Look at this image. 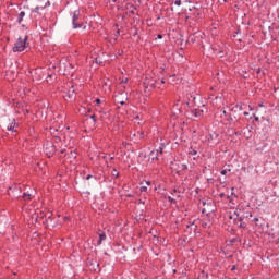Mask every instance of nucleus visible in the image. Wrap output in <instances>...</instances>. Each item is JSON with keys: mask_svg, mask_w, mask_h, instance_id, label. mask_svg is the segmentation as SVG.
Masks as SVG:
<instances>
[{"mask_svg": "<svg viewBox=\"0 0 279 279\" xmlns=\"http://www.w3.org/2000/svg\"><path fill=\"white\" fill-rule=\"evenodd\" d=\"M29 39V37L26 35L24 38L20 37L17 38V40L15 41L12 51L13 53H21L23 51H25V48L27 47V40Z\"/></svg>", "mask_w": 279, "mask_h": 279, "instance_id": "1", "label": "nucleus"}, {"mask_svg": "<svg viewBox=\"0 0 279 279\" xmlns=\"http://www.w3.org/2000/svg\"><path fill=\"white\" fill-rule=\"evenodd\" d=\"M72 27L74 29H81V27H84V22H82V19L80 17V10H75L72 15Z\"/></svg>", "mask_w": 279, "mask_h": 279, "instance_id": "2", "label": "nucleus"}, {"mask_svg": "<svg viewBox=\"0 0 279 279\" xmlns=\"http://www.w3.org/2000/svg\"><path fill=\"white\" fill-rule=\"evenodd\" d=\"M243 106H246V105H242V104L235 105L230 110L229 118H227V121H234L236 119V112H241V110H243Z\"/></svg>", "mask_w": 279, "mask_h": 279, "instance_id": "3", "label": "nucleus"}, {"mask_svg": "<svg viewBox=\"0 0 279 279\" xmlns=\"http://www.w3.org/2000/svg\"><path fill=\"white\" fill-rule=\"evenodd\" d=\"M44 149H45V153L48 156V158H51V156H53V154H56V145H53L52 142H47L44 145Z\"/></svg>", "mask_w": 279, "mask_h": 279, "instance_id": "4", "label": "nucleus"}, {"mask_svg": "<svg viewBox=\"0 0 279 279\" xmlns=\"http://www.w3.org/2000/svg\"><path fill=\"white\" fill-rule=\"evenodd\" d=\"M241 210H235L233 215H235L238 221H243L244 219H250L252 218V214L250 211H244L243 215L241 216L240 214Z\"/></svg>", "mask_w": 279, "mask_h": 279, "instance_id": "5", "label": "nucleus"}, {"mask_svg": "<svg viewBox=\"0 0 279 279\" xmlns=\"http://www.w3.org/2000/svg\"><path fill=\"white\" fill-rule=\"evenodd\" d=\"M158 154H162V147H159V149L157 150L150 151L149 158H151V160H158Z\"/></svg>", "mask_w": 279, "mask_h": 279, "instance_id": "6", "label": "nucleus"}, {"mask_svg": "<svg viewBox=\"0 0 279 279\" xmlns=\"http://www.w3.org/2000/svg\"><path fill=\"white\" fill-rule=\"evenodd\" d=\"M98 235H99V240L97 242V245H101V243H104V241H106L107 239L106 232H102L101 230H99Z\"/></svg>", "mask_w": 279, "mask_h": 279, "instance_id": "7", "label": "nucleus"}, {"mask_svg": "<svg viewBox=\"0 0 279 279\" xmlns=\"http://www.w3.org/2000/svg\"><path fill=\"white\" fill-rule=\"evenodd\" d=\"M22 199H24V202H32V194L28 192L23 193Z\"/></svg>", "mask_w": 279, "mask_h": 279, "instance_id": "8", "label": "nucleus"}, {"mask_svg": "<svg viewBox=\"0 0 279 279\" xmlns=\"http://www.w3.org/2000/svg\"><path fill=\"white\" fill-rule=\"evenodd\" d=\"M126 10H130L129 14H134L136 7H134V4H132V3H126Z\"/></svg>", "mask_w": 279, "mask_h": 279, "instance_id": "9", "label": "nucleus"}, {"mask_svg": "<svg viewBox=\"0 0 279 279\" xmlns=\"http://www.w3.org/2000/svg\"><path fill=\"white\" fill-rule=\"evenodd\" d=\"M23 19H25V11H21L17 15L19 25H21V23H23Z\"/></svg>", "mask_w": 279, "mask_h": 279, "instance_id": "10", "label": "nucleus"}, {"mask_svg": "<svg viewBox=\"0 0 279 279\" xmlns=\"http://www.w3.org/2000/svg\"><path fill=\"white\" fill-rule=\"evenodd\" d=\"M181 110H182V105H174V106H173V112H174V114L180 113Z\"/></svg>", "mask_w": 279, "mask_h": 279, "instance_id": "11", "label": "nucleus"}, {"mask_svg": "<svg viewBox=\"0 0 279 279\" xmlns=\"http://www.w3.org/2000/svg\"><path fill=\"white\" fill-rule=\"evenodd\" d=\"M119 36H121V31H120V29H118V31L116 32L113 41H110L111 45H113V43H117V38H119Z\"/></svg>", "mask_w": 279, "mask_h": 279, "instance_id": "12", "label": "nucleus"}, {"mask_svg": "<svg viewBox=\"0 0 279 279\" xmlns=\"http://www.w3.org/2000/svg\"><path fill=\"white\" fill-rule=\"evenodd\" d=\"M14 128H16V123L12 122V123H10V125L7 128V130H8L9 132H14Z\"/></svg>", "mask_w": 279, "mask_h": 279, "instance_id": "13", "label": "nucleus"}, {"mask_svg": "<svg viewBox=\"0 0 279 279\" xmlns=\"http://www.w3.org/2000/svg\"><path fill=\"white\" fill-rule=\"evenodd\" d=\"M192 114H193L194 117H202V111H199V110H197V109H194V110H192Z\"/></svg>", "mask_w": 279, "mask_h": 279, "instance_id": "14", "label": "nucleus"}, {"mask_svg": "<svg viewBox=\"0 0 279 279\" xmlns=\"http://www.w3.org/2000/svg\"><path fill=\"white\" fill-rule=\"evenodd\" d=\"M199 278H202V279H208V272L202 270L201 274H199Z\"/></svg>", "mask_w": 279, "mask_h": 279, "instance_id": "15", "label": "nucleus"}, {"mask_svg": "<svg viewBox=\"0 0 279 279\" xmlns=\"http://www.w3.org/2000/svg\"><path fill=\"white\" fill-rule=\"evenodd\" d=\"M75 93V89H73V87L69 90L68 93V97L69 99L73 98V94Z\"/></svg>", "mask_w": 279, "mask_h": 279, "instance_id": "16", "label": "nucleus"}, {"mask_svg": "<svg viewBox=\"0 0 279 279\" xmlns=\"http://www.w3.org/2000/svg\"><path fill=\"white\" fill-rule=\"evenodd\" d=\"M40 10H45V7H36L33 12H35L36 14H38V12H40Z\"/></svg>", "mask_w": 279, "mask_h": 279, "instance_id": "17", "label": "nucleus"}, {"mask_svg": "<svg viewBox=\"0 0 279 279\" xmlns=\"http://www.w3.org/2000/svg\"><path fill=\"white\" fill-rule=\"evenodd\" d=\"M221 117H227V119L229 118L230 113H228V111H226V109H221Z\"/></svg>", "mask_w": 279, "mask_h": 279, "instance_id": "18", "label": "nucleus"}, {"mask_svg": "<svg viewBox=\"0 0 279 279\" xmlns=\"http://www.w3.org/2000/svg\"><path fill=\"white\" fill-rule=\"evenodd\" d=\"M189 154H191L192 156H197V150L190 148Z\"/></svg>", "mask_w": 279, "mask_h": 279, "instance_id": "19", "label": "nucleus"}, {"mask_svg": "<svg viewBox=\"0 0 279 279\" xmlns=\"http://www.w3.org/2000/svg\"><path fill=\"white\" fill-rule=\"evenodd\" d=\"M112 177L113 178H119V171H117V169L112 170Z\"/></svg>", "mask_w": 279, "mask_h": 279, "instance_id": "20", "label": "nucleus"}, {"mask_svg": "<svg viewBox=\"0 0 279 279\" xmlns=\"http://www.w3.org/2000/svg\"><path fill=\"white\" fill-rule=\"evenodd\" d=\"M90 119L93 120V123L94 125L97 123V119H96V116L95 114H92L90 116Z\"/></svg>", "mask_w": 279, "mask_h": 279, "instance_id": "21", "label": "nucleus"}, {"mask_svg": "<svg viewBox=\"0 0 279 279\" xmlns=\"http://www.w3.org/2000/svg\"><path fill=\"white\" fill-rule=\"evenodd\" d=\"M168 202H170V204H175V198L169 196V197H168Z\"/></svg>", "mask_w": 279, "mask_h": 279, "instance_id": "22", "label": "nucleus"}, {"mask_svg": "<svg viewBox=\"0 0 279 279\" xmlns=\"http://www.w3.org/2000/svg\"><path fill=\"white\" fill-rule=\"evenodd\" d=\"M140 191H141V193H147V186H142V187L140 189Z\"/></svg>", "mask_w": 279, "mask_h": 279, "instance_id": "23", "label": "nucleus"}, {"mask_svg": "<svg viewBox=\"0 0 279 279\" xmlns=\"http://www.w3.org/2000/svg\"><path fill=\"white\" fill-rule=\"evenodd\" d=\"M174 5H178V7L182 5V0H175Z\"/></svg>", "mask_w": 279, "mask_h": 279, "instance_id": "24", "label": "nucleus"}, {"mask_svg": "<svg viewBox=\"0 0 279 279\" xmlns=\"http://www.w3.org/2000/svg\"><path fill=\"white\" fill-rule=\"evenodd\" d=\"M203 228H210V225L208 222H202Z\"/></svg>", "mask_w": 279, "mask_h": 279, "instance_id": "25", "label": "nucleus"}, {"mask_svg": "<svg viewBox=\"0 0 279 279\" xmlns=\"http://www.w3.org/2000/svg\"><path fill=\"white\" fill-rule=\"evenodd\" d=\"M246 226H247V225H246L245 222H243V220L240 221V225H239L240 228H246Z\"/></svg>", "mask_w": 279, "mask_h": 279, "instance_id": "26", "label": "nucleus"}, {"mask_svg": "<svg viewBox=\"0 0 279 279\" xmlns=\"http://www.w3.org/2000/svg\"><path fill=\"white\" fill-rule=\"evenodd\" d=\"M56 132H58V129H54V128L50 129V134H56Z\"/></svg>", "mask_w": 279, "mask_h": 279, "instance_id": "27", "label": "nucleus"}, {"mask_svg": "<svg viewBox=\"0 0 279 279\" xmlns=\"http://www.w3.org/2000/svg\"><path fill=\"white\" fill-rule=\"evenodd\" d=\"M137 136H140V138H143L145 136V134L143 132L138 131Z\"/></svg>", "mask_w": 279, "mask_h": 279, "instance_id": "28", "label": "nucleus"}, {"mask_svg": "<svg viewBox=\"0 0 279 279\" xmlns=\"http://www.w3.org/2000/svg\"><path fill=\"white\" fill-rule=\"evenodd\" d=\"M181 169H182V171H185V169H187L186 163H183V165L181 166Z\"/></svg>", "mask_w": 279, "mask_h": 279, "instance_id": "29", "label": "nucleus"}, {"mask_svg": "<svg viewBox=\"0 0 279 279\" xmlns=\"http://www.w3.org/2000/svg\"><path fill=\"white\" fill-rule=\"evenodd\" d=\"M193 226H195V222H192V223L187 225L186 226L187 230H189V228H193Z\"/></svg>", "mask_w": 279, "mask_h": 279, "instance_id": "30", "label": "nucleus"}, {"mask_svg": "<svg viewBox=\"0 0 279 279\" xmlns=\"http://www.w3.org/2000/svg\"><path fill=\"white\" fill-rule=\"evenodd\" d=\"M95 102H96V104H101V99L97 98V99L95 100Z\"/></svg>", "mask_w": 279, "mask_h": 279, "instance_id": "31", "label": "nucleus"}, {"mask_svg": "<svg viewBox=\"0 0 279 279\" xmlns=\"http://www.w3.org/2000/svg\"><path fill=\"white\" fill-rule=\"evenodd\" d=\"M47 5H51V2L47 1L44 8H47Z\"/></svg>", "mask_w": 279, "mask_h": 279, "instance_id": "32", "label": "nucleus"}, {"mask_svg": "<svg viewBox=\"0 0 279 279\" xmlns=\"http://www.w3.org/2000/svg\"><path fill=\"white\" fill-rule=\"evenodd\" d=\"M174 106H181L180 105V99L175 101Z\"/></svg>", "mask_w": 279, "mask_h": 279, "instance_id": "33", "label": "nucleus"}, {"mask_svg": "<svg viewBox=\"0 0 279 279\" xmlns=\"http://www.w3.org/2000/svg\"><path fill=\"white\" fill-rule=\"evenodd\" d=\"M226 173H228V171H226V170L221 171V175H226Z\"/></svg>", "mask_w": 279, "mask_h": 279, "instance_id": "34", "label": "nucleus"}, {"mask_svg": "<svg viewBox=\"0 0 279 279\" xmlns=\"http://www.w3.org/2000/svg\"><path fill=\"white\" fill-rule=\"evenodd\" d=\"M190 41H191V43H195V38L190 37Z\"/></svg>", "mask_w": 279, "mask_h": 279, "instance_id": "35", "label": "nucleus"}, {"mask_svg": "<svg viewBox=\"0 0 279 279\" xmlns=\"http://www.w3.org/2000/svg\"><path fill=\"white\" fill-rule=\"evenodd\" d=\"M243 114H244V117H247L250 114V112L244 111Z\"/></svg>", "mask_w": 279, "mask_h": 279, "instance_id": "36", "label": "nucleus"}, {"mask_svg": "<svg viewBox=\"0 0 279 279\" xmlns=\"http://www.w3.org/2000/svg\"><path fill=\"white\" fill-rule=\"evenodd\" d=\"M202 214H203V215H206V208H203V209H202Z\"/></svg>", "mask_w": 279, "mask_h": 279, "instance_id": "37", "label": "nucleus"}, {"mask_svg": "<svg viewBox=\"0 0 279 279\" xmlns=\"http://www.w3.org/2000/svg\"><path fill=\"white\" fill-rule=\"evenodd\" d=\"M253 221H254L255 223H258V218L255 217V218L253 219Z\"/></svg>", "mask_w": 279, "mask_h": 279, "instance_id": "38", "label": "nucleus"}, {"mask_svg": "<svg viewBox=\"0 0 279 279\" xmlns=\"http://www.w3.org/2000/svg\"><path fill=\"white\" fill-rule=\"evenodd\" d=\"M157 38L162 39V35L161 34L157 35Z\"/></svg>", "mask_w": 279, "mask_h": 279, "instance_id": "39", "label": "nucleus"}, {"mask_svg": "<svg viewBox=\"0 0 279 279\" xmlns=\"http://www.w3.org/2000/svg\"><path fill=\"white\" fill-rule=\"evenodd\" d=\"M90 178H93L90 174H88L87 177H86V180H90Z\"/></svg>", "mask_w": 279, "mask_h": 279, "instance_id": "40", "label": "nucleus"}, {"mask_svg": "<svg viewBox=\"0 0 279 279\" xmlns=\"http://www.w3.org/2000/svg\"><path fill=\"white\" fill-rule=\"evenodd\" d=\"M219 196H220V197H226V194H225V193H220Z\"/></svg>", "mask_w": 279, "mask_h": 279, "instance_id": "41", "label": "nucleus"}, {"mask_svg": "<svg viewBox=\"0 0 279 279\" xmlns=\"http://www.w3.org/2000/svg\"><path fill=\"white\" fill-rule=\"evenodd\" d=\"M120 105L121 106H125V101H120Z\"/></svg>", "mask_w": 279, "mask_h": 279, "instance_id": "42", "label": "nucleus"}, {"mask_svg": "<svg viewBox=\"0 0 279 279\" xmlns=\"http://www.w3.org/2000/svg\"><path fill=\"white\" fill-rule=\"evenodd\" d=\"M146 184L149 186V184H151V181H146Z\"/></svg>", "mask_w": 279, "mask_h": 279, "instance_id": "43", "label": "nucleus"}, {"mask_svg": "<svg viewBox=\"0 0 279 279\" xmlns=\"http://www.w3.org/2000/svg\"><path fill=\"white\" fill-rule=\"evenodd\" d=\"M235 34H241V29H238V31L235 32Z\"/></svg>", "mask_w": 279, "mask_h": 279, "instance_id": "44", "label": "nucleus"}, {"mask_svg": "<svg viewBox=\"0 0 279 279\" xmlns=\"http://www.w3.org/2000/svg\"><path fill=\"white\" fill-rule=\"evenodd\" d=\"M124 84H128V78L125 81H122Z\"/></svg>", "mask_w": 279, "mask_h": 279, "instance_id": "45", "label": "nucleus"}, {"mask_svg": "<svg viewBox=\"0 0 279 279\" xmlns=\"http://www.w3.org/2000/svg\"><path fill=\"white\" fill-rule=\"evenodd\" d=\"M255 121H259L258 117L255 116Z\"/></svg>", "mask_w": 279, "mask_h": 279, "instance_id": "46", "label": "nucleus"}, {"mask_svg": "<svg viewBox=\"0 0 279 279\" xmlns=\"http://www.w3.org/2000/svg\"><path fill=\"white\" fill-rule=\"evenodd\" d=\"M126 197H132V194H126Z\"/></svg>", "mask_w": 279, "mask_h": 279, "instance_id": "47", "label": "nucleus"}, {"mask_svg": "<svg viewBox=\"0 0 279 279\" xmlns=\"http://www.w3.org/2000/svg\"><path fill=\"white\" fill-rule=\"evenodd\" d=\"M203 206H206V202L205 201H203Z\"/></svg>", "mask_w": 279, "mask_h": 279, "instance_id": "48", "label": "nucleus"}, {"mask_svg": "<svg viewBox=\"0 0 279 279\" xmlns=\"http://www.w3.org/2000/svg\"><path fill=\"white\" fill-rule=\"evenodd\" d=\"M160 82H161V84H165V80H161Z\"/></svg>", "mask_w": 279, "mask_h": 279, "instance_id": "49", "label": "nucleus"}, {"mask_svg": "<svg viewBox=\"0 0 279 279\" xmlns=\"http://www.w3.org/2000/svg\"><path fill=\"white\" fill-rule=\"evenodd\" d=\"M234 269H236V266H233V267H232V270H234Z\"/></svg>", "mask_w": 279, "mask_h": 279, "instance_id": "50", "label": "nucleus"}, {"mask_svg": "<svg viewBox=\"0 0 279 279\" xmlns=\"http://www.w3.org/2000/svg\"><path fill=\"white\" fill-rule=\"evenodd\" d=\"M110 160H114V157H110Z\"/></svg>", "mask_w": 279, "mask_h": 279, "instance_id": "51", "label": "nucleus"}, {"mask_svg": "<svg viewBox=\"0 0 279 279\" xmlns=\"http://www.w3.org/2000/svg\"><path fill=\"white\" fill-rule=\"evenodd\" d=\"M239 43H241V38H238Z\"/></svg>", "mask_w": 279, "mask_h": 279, "instance_id": "52", "label": "nucleus"}, {"mask_svg": "<svg viewBox=\"0 0 279 279\" xmlns=\"http://www.w3.org/2000/svg\"><path fill=\"white\" fill-rule=\"evenodd\" d=\"M116 27H119V24H116Z\"/></svg>", "mask_w": 279, "mask_h": 279, "instance_id": "53", "label": "nucleus"}, {"mask_svg": "<svg viewBox=\"0 0 279 279\" xmlns=\"http://www.w3.org/2000/svg\"><path fill=\"white\" fill-rule=\"evenodd\" d=\"M61 154H64V150H61Z\"/></svg>", "mask_w": 279, "mask_h": 279, "instance_id": "54", "label": "nucleus"}, {"mask_svg": "<svg viewBox=\"0 0 279 279\" xmlns=\"http://www.w3.org/2000/svg\"><path fill=\"white\" fill-rule=\"evenodd\" d=\"M197 228V226H194V230Z\"/></svg>", "mask_w": 279, "mask_h": 279, "instance_id": "55", "label": "nucleus"}, {"mask_svg": "<svg viewBox=\"0 0 279 279\" xmlns=\"http://www.w3.org/2000/svg\"><path fill=\"white\" fill-rule=\"evenodd\" d=\"M83 29H86V26H84Z\"/></svg>", "mask_w": 279, "mask_h": 279, "instance_id": "56", "label": "nucleus"}, {"mask_svg": "<svg viewBox=\"0 0 279 279\" xmlns=\"http://www.w3.org/2000/svg\"><path fill=\"white\" fill-rule=\"evenodd\" d=\"M231 243H234V240H232Z\"/></svg>", "mask_w": 279, "mask_h": 279, "instance_id": "57", "label": "nucleus"}, {"mask_svg": "<svg viewBox=\"0 0 279 279\" xmlns=\"http://www.w3.org/2000/svg\"><path fill=\"white\" fill-rule=\"evenodd\" d=\"M138 250H142V246H140Z\"/></svg>", "mask_w": 279, "mask_h": 279, "instance_id": "58", "label": "nucleus"}, {"mask_svg": "<svg viewBox=\"0 0 279 279\" xmlns=\"http://www.w3.org/2000/svg\"><path fill=\"white\" fill-rule=\"evenodd\" d=\"M135 119H138V116Z\"/></svg>", "mask_w": 279, "mask_h": 279, "instance_id": "59", "label": "nucleus"}]
</instances>
